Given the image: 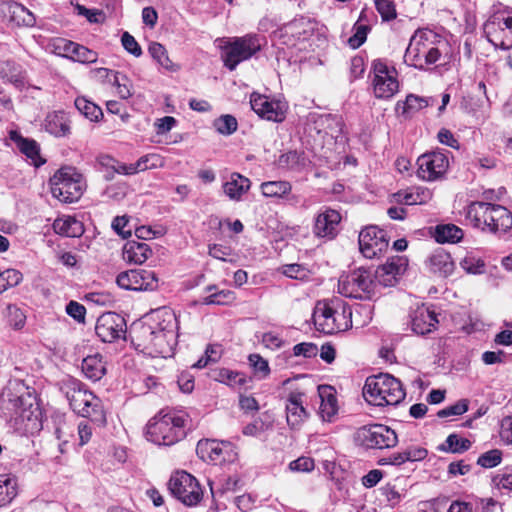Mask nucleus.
<instances>
[{"label":"nucleus","instance_id":"30","mask_svg":"<svg viewBox=\"0 0 512 512\" xmlns=\"http://www.w3.org/2000/svg\"><path fill=\"white\" fill-rule=\"evenodd\" d=\"M408 266L405 256H392L386 260V287L395 286Z\"/></svg>","mask_w":512,"mask_h":512},{"label":"nucleus","instance_id":"24","mask_svg":"<svg viewBox=\"0 0 512 512\" xmlns=\"http://www.w3.org/2000/svg\"><path fill=\"white\" fill-rule=\"evenodd\" d=\"M435 100L432 97H422L415 94L407 95L404 102L398 101L395 106V114L398 117L410 118L420 110L434 105Z\"/></svg>","mask_w":512,"mask_h":512},{"label":"nucleus","instance_id":"35","mask_svg":"<svg viewBox=\"0 0 512 512\" xmlns=\"http://www.w3.org/2000/svg\"><path fill=\"white\" fill-rule=\"evenodd\" d=\"M369 89L372 90L373 95L382 99L384 97V62L381 59L373 61L372 69L369 73Z\"/></svg>","mask_w":512,"mask_h":512},{"label":"nucleus","instance_id":"59","mask_svg":"<svg viewBox=\"0 0 512 512\" xmlns=\"http://www.w3.org/2000/svg\"><path fill=\"white\" fill-rule=\"evenodd\" d=\"M113 84L117 86V92L122 99H127L132 95L129 80L125 75L115 72Z\"/></svg>","mask_w":512,"mask_h":512},{"label":"nucleus","instance_id":"58","mask_svg":"<svg viewBox=\"0 0 512 512\" xmlns=\"http://www.w3.org/2000/svg\"><path fill=\"white\" fill-rule=\"evenodd\" d=\"M400 84L397 79V71L395 68L389 69L386 66V98L394 96L399 92Z\"/></svg>","mask_w":512,"mask_h":512},{"label":"nucleus","instance_id":"11","mask_svg":"<svg viewBox=\"0 0 512 512\" xmlns=\"http://www.w3.org/2000/svg\"><path fill=\"white\" fill-rule=\"evenodd\" d=\"M119 287L133 291H153L158 288V278L149 269H131L121 272L116 279Z\"/></svg>","mask_w":512,"mask_h":512},{"label":"nucleus","instance_id":"25","mask_svg":"<svg viewBox=\"0 0 512 512\" xmlns=\"http://www.w3.org/2000/svg\"><path fill=\"white\" fill-rule=\"evenodd\" d=\"M318 395L321 400L319 414L324 421H331L338 412V403L335 390L329 385L318 386Z\"/></svg>","mask_w":512,"mask_h":512},{"label":"nucleus","instance_id":"46","mask_svg":"<svg viewBox=\"0 0 512 512\" xmlns=\"http://www.w3.org/2000/svg\"><path fill=\"white\" fill-rule=\"evenodd\" d=\"M148 52L160 66L164 67L165 69H171L172 61L168 56L167 50L162 44L158 42H152L149 45Z\"/></svg>","mask_w":512,"mask_h":512},{"label":"nucleus","instance_id":"2","mask_svg":"<svg viewBox=\"0 0 512 512\" xmlns=\"http://www.w3.org/2000/svg\"><path fill=\"white\" fill-rule=\"evenodd\" d=\"M466 218L483 232L505 233L512 227V213L504 206L475 201L468 205Z\"/></svg>","mask_w":512,"mask_h":512},{"label":"nucleus","instance_id":"52","mask_svg":"<svg viewBox=\"0 0 512 512\" xmlns=\"http://www.w3.org/2000/svg\"><path fill=\"white\" fill-rule=\"evenodd\" d=\"M281 271L285 276L296 280H305L309 277V270L297 263L283 265Z\"/></svg>","mask_w":512,"mask_h":512},{"label":"nucleus","instance_id":"17","mask_svg":"<svg viewBox=\"0 0 512 512\" xmlns=\"http://www.w3.org/2000/svg\"><path fill=\"white\" fill-rule=\"evenodd\" d=\"M340 222V213L334 209L327 208L316 216L313 233L319 238L333 239L339 232Z\"/></svg>","mask_w":512,"mask_h":512},{"label":"nucleus","instance_id":"29","mask_svg":"<svg viewBox=\"0 0 512 512\" xmlns=\"http://www.w3.org/2000/svg\"><path fill=\"white\" fill-rule=\"evenodd\" d=\"M152 255L148 244L138 241H128L123 248V257L128 262L135 264L144 263Z\"/></svg>","mask_w":512,"mask_h":512},{"label":"nucleus","instance_id":"21","mask_svg":"<svg viewBox=\"0 0 512 512\" xmlns=\"http://www.w3.org/2000/svg\"><path fill=\"white\" fill-rule=\"evenodd\" d=\"M302 392H291L286 402L287 423L291 428L300 426L309 416L303 406Z\"/></svg>","mask_w":512,"mask_h":512},{"label":"nucleus","instance_id":"60","mask_svg":"<svg viewBox=\"0 0 512 512\" xmlns=\"http://www.w3.org/2000/svg\"><path fill=\"white\" fill-rule=\"evenodd\" d=\"M66 313L79 323L85 322L86 308L76 301H70L66 305Z\"/></svg>","mask_w":512,"mask_h":512},{"label":"nucleus","instance_id":"12","mask_svg":"<svg viewBox=\"0 0 512 512\" xmlns=\"http://www.w3.org/2000/svg\"><path fill=\"white\" fill-rule=\"evenodd\" d=\"M441 42L440 36L434 31L423 28L415 31L410 38L409 45L405 53V61L414 67L421 66L420 60L431 45H437Z\"/></svg>","mask_w":512,"mask_h":512},{"label":"nucleus","instance_id":"38","mask_svg":"<svg viewBox=\"0 0 512 512\" xmlns=\"http://www.w3.org/2000/svg\"><path fill=\"white\" fill-rule=\"evenodd\" d=\"M463 236V230L455 224H439L435 227L434 238L438 243H457Z\"/></svg>","mask_w":512,"mask_h":512},{"label":"nucleus","instance_id":"18","mask_svg":"<svg viewBox=\"0 0 512 512\" xmlns=\"http://www.w3.org/2000/svg\"><path fill=\"white\" fill-rule=\"evenodd\" d=\"M234 448L235 447L227 441L218 442L215 440H206L205 442L200 441L198 443L197 450L202 454V458L205 457L204 453H206L211 461L225 462L233 461L236 457Z\"/></svg>","mask_w":512,"mask_h":512},{"label":"nucleus","instance_id":"50","mask_svg":"<svg viewBox=\"0 0 512 512\" xmlns=\"http://www.w3.org/2000/svg\"><path fill=\"white\" fill-rule=\"evenodd\" d=\"M12 18L17 21L18 24L24 26H33L35 24L34 15L23 5L17 4L14 6L12 11Z\"/></svg>","mask_w":512,"mask_h":512},{"label":"nucleus","instance_id":"41","mask_svg":"<svg viewBox=\"0 0 512 512\" xmlns=\"http://www.w3.org/2000/svg\"><path fill=\"white\" fill-rule=\"evenodd\" d=\"M75 107L82 115L91 121L97 122L103 116L102 109L85 97H77L75 99Z\"/></svg>","mask_w":512,"mask_h":512},{"label":"nucleus","instance_id":"16","mask_svg":"<svg viewBox=\"0 0 512 512\" xmlns=\"http://www.w3.org/2000/svg\"><path fill=\"white\" fill-rule=\"evenodd\" d=\"M359 249L368 259H380L384 250V230L376 225L365 227L359 233Z\"/></svg>","mask_w":512,"mask_h":512},{"label":"nucleus","instance_id":"26","mask_svg":"<svg viewBox=\"0 0 512 512\" xmlns=\"http://www.w3.org/2000/svg\"><path fill=\"white\" fill-rule=\"evenodd\" d=\"M429 271L441 277H447L454 271V262L449 253L444 250H436L426 262Z\"/></svg>","mask_w":512,"mask_h":512},{"label":"nucleus","instance_id":"37","mask_svg":"<svg viewBox=\"0 0 512 512\" xmlns=\"http://www.w3.org/2000/svg\"><path fill=\"white\" fill-rule=\"evenodd\" d=\"M313 30V24L304 17L295 19L284 27L285 34L296 38L298 41L306 40L312 35Z\"/></svg>","mask_w":512,"mask_h":512},{"label":"nucleus","instance_id":"43","mask_svg":"<svg viewBox=\"0 0 512 512\" xmlns=\"http://www.w3.org/2000/svg\"><path fill=\"white\" fill-rule=\"evenodd\" d=\"M235 293L231 290L223 289L215 291L204 297L202 304L204 305H229L235 301Z\"/></svg>","mask_w":512,"mask_h":512},{"label":"nucleus","instance_id":"6","mask_svg":"<svg viewBox=\"0 0 512 512\" xmlns=\"http://www.w3.org/2000/svg\"><path fill=\"white\" fill-rule=\"evenodd\" d=\"M373 276L370 270L364 268L342 274L338 280V292L348 298L371 299L376 287Z\"/></svg>","mask_w":512,"mask_h":512},{"label":"nucleus","instance_id":"54","mask_svg":"<svg viewBox=\"0 0 512 512\" xmlns=\"http://www.w3.org/2000/svg\"><path fill=\"white\" fill-rule=\"evenodd\" d=\"M501 456V451L493 449L480 455L477 463L484 468H493L501 462Z\"/></svg>","mask_w":512,"mask_h":512},{"label":"nucleus","instance_id":"53","mask_svg":"<svg viewBox=\"0 0 512 512\" xmlns=\"http://www.w3.org/2000/svg\"><path fill=\"white\" fill-rule=\"evenodd\" d=\"M354 31V34L348 39V44L351 48L357 49L366 41L369 27L365 24L356 23Z\"/></svg>","mask_w":512,"mask_h":512},{"label":"nucleus","instance_id":"13","mask_svg":"<svg viewBox=\"0 0 512 512\" xmlns=\"http://www.w3.org/2000/svg\"><path fill=\"white\" fill-rule=\"evenodd\" d=\"M417 175L425 181H435L442 178L448 170V157L441 152H430L417 159Z\"/></svg>","mask_w":512,"mask_h":512},{"label":"nucleus","instance_id":"63","mask_svg":"<svg viewBox=\"0 0 512 512\" xmlns=\"http://www.w3.org/2000/svg\"><path fill=\"white\" fill-rule=\"evenodd\" d=\"M314 460L310 457H300L292 461L289 465L290 469L299 472H309L314 469Z\"/></svg>","mask_w":512,"mask_h":512},{"label":"nucleus","instance_id":"3","mask_svg":"<svg viewBox=\"0 0 512 512\" xmlns=\"http://www.w3.org/2000/svg\"><path fill=\"white\" fill-rule=\"evenodd\" d=\"M71 409L83 418L90 419L98 426L107 423L106 412L102 400L92 391L84 388L80 382L73 381L66 391Z\"/></svg>","mask_w":512,"mask_h":512},{"label":"nucleus","instance_id":"55","mask_svg":"<svg viewBox=\"0 0 512 512\" xmlns=\"http://www.w3.org/2000/svg\"><path fill=\"white\" fill-rule=\"evenodd\" d=\"M77 13L86 17L90 23H103L105 21V14L99 9H88L83 5L77 4L75 6Z\"/></svg>","mask_w":512,"mask_h":512},{"label":"nucleus","instance_id":"22","mask_svg":"<svg viewBox=\"0 0 512 512\" xmlns=\"http://www.w3.org/2000/svg\"><path fill=\"white\" fill-rule=\"evenodd\" d=\"M43 127L55 137H67L71 134V120L64 111L49 112L44 119Z\"/></svg>","mask_w":512,"mask_h":512},{"label":"nucleus","instance_id":"49","mask_svg":"<svg viewBox=\"0 0 512 512\" xmlns=\"http://www.w3.org/2000/svg\"><path fill=\"white\" fill-rule=\"evenodd\" d=\"M461 267L470 274H482L485 271V263L482 259L468 255L461 261Z\"/></svg>","mask_w":512,"mask_h":512},{"label":"nucleus","instance_id":"36","mask_svg":"<svg viewBox=\"0 0 512 512\" xmlns=\"http://www.w3.org/2000/svg\"><path fill=\"white\" fill-rule=\"evenodd\" d=\"M18 494V484L10 474H0V508L9 505Z\"/></svg>","mask_w":512,"mask_h":512},{"label":"nucleus","instance_id":"57","mask_svg":"<svg viewBox=\"0 0 512 512\" xmlns=\"http://www.w3.org/2000/svg\"><path fill=\"white\" fill-rule=\"evenodd\" d=\"M161 158L157 154H148L145 156H142L138 159V161L135 162L137 171H145L148 169L157 168L160 166Z\"/></svg>","mask_w":512,"mask_h":512},{"label":"nucleus","instance_id":"47","mask_svg":"<svg viewBox=\"0 0 512 512\" xmlns=\"http://www.w3.org/2000/svg\"><path fill=\"white\" fill-rule=\"evenodd\" d=\"M101 164L111 167L113 169V171L118 174L133 175V174L138 173L136 166H134L135 163H132V164L120 163L109 156L103 157L101 160Z\"/></svg>","mask_w":512,"mask_h":512},{"label":"nucleus","instance_id":"56","mask_svg":"<svg viewBox=\"0 0 512 512\" xmlns=\"http://www.w3.org/2000/svg\"><path fill=\"white\" fill-rule=\"evenodd\" d=\"M468 410L467 400H460L455 404L448 406L438 411L437 416L439 418H446L450 416H458L464 414Z\"/></svg>","mask_w":512,"mask_h":512},{"label":"nucleus","instance_id":"64","mask_svg":"<svg viewBox=\"0 0 512 512\" xmlns=\"http://www.w3.org/2000/svg\"><path fill=\"white\" fill-rule=\"evenodd\" d=\"M208 249L211 257L222 261H226V257L232 254V249L229 246L221 244H211Z\"/></svg>","mask_w":512,"mask_h":512},{"label":"nucleus","instance_id":"32","mask_svg":"<svg viewBox=\"0 0 512 512\" xmlns=\"http://www.w3.org/2000/svg\"><path fill=\"white\" fill-rule=\"evenodd\" d=\"M81 369L84 375L92 381L100 380L106 373L102 356L99 354L90 355L84 358Z\"/></svg>","mask_w":512,"mask_h":512},{"label":"nucleus","instance_id":"8","mask_svg":"<svg viewBox=\"0 0 512 512\" xmlns=\"http://www.w3.org/2000/svg\"><path fill=\"white\" fill-rule=\"evenodd\" d=\"M261 48L259 38L256 35H246L236 38L223 49L224 65L233 71L239 63L248 60Z\"/></svg>","mask_w":512,"mask_h":512},{"label":"nucleus","instance_id":"28","mask_svg":"<svg viewBox=\"0 0 512 512\" xmlns=\"http://www.w3.org/2000/svg\"><path fill=\"white\" fill-rule=\"evenodd\" d=\"M9 138L16 144L21 153L30 158L36 166L44 163V161L40 163L37 162L40 158V148L35 140L24 138L20 133L14 130L9 132Z\"/></svg>","mask_w":512,"mask_h":512},{"label":"nucleus","instance_id":"39","mask_svg":"<svg viewBox=\"0 0 512 512\" xmlns=\"http://www.w3.org/2000/svg\"><path fill=\"white\" fill-rule=\"evenodd\" d=\"M405 389L401 381L393 375L386 373V406L397 405L404 400Z\"/></svg>","mask_w":512,"mask_h":512},{"label":"nucleus","instance_id":"14","mask_svg":"<svg viewBox=\"0 0 512 512\" xmlns=\"http://www.w3.org/2000/svg\"><path fill=\"white\" fill-rule=\"evenodd\" d=\"M250 105L252 110L262 119L280 123L286 117L287 105L266 95L252 93Z\"/></svg>","mask_w":512,"mask_h":512},{"label":"nucleus","instance_id":"23","mask_svg":"<svg viewBox=\"0 0 512 512\" xmlns=\"http://www.w3.org/2000/svg\"><path fill=\"white\" fill-rule=\"evenodd\" d=\"M356 444L368 449L382 448L384 442V427L381 424H373L360 427L354 436Z\"/></svg>","mask_w":512,"mask_h":512},{"label":"nucleus","instance_id":"7","mask_svg":"<svg viewBox=\"0 0 512 512\" xmlns=\"http://www.w3.org/2000/svg\"><path fill=\"white\" fill-rule=\"evenodd\" d=\"M168 489L186 506H196L203 498V490L199 482L186 471L173 474L169 479Z\"/></svg>","mask_w":512,"mask_h":512},{"label":"nucleus","instance_id":"19","mask_svg":"<svg viewBox=\"0 0 512 512\" xmlns=\"http://www.w3.org/2000/svg\"><path fill=\"white\" fill-rule=\"evenodd\" d=\"M363 397L369 405L383 406L384 405V373L368 376L366 378L363 390Z\"/></svg>","mask_w":512,"mask_h":512},{"label":"nucleus","instance_id":"44","mask_svg":"<svg viewBox=\"0 0 512 512\" xmlns=\"http://www.w3.org/2000/svg\"><path fill=\"white\" fill-rule=\"evenodd\" d=\"M216 131L222 135H231L238 128L237 119L230 114L221 115L213 122Z\"/></svg>","mask_w":512,"mask_h":512},{"label":"nucleus","instance_id":"10","mask_svg":"<svg viewBox=\"0 0 512 512\" xmlns=\"http://www.w3.org/2000/svg\"><path fill=\"white\" fill-rule=\"evenodd\" d=\"M313 319L317 330L325 334L344 331L349 326L345 309L339 312L326 302L318 303L313 313Z\"/></svg>","mask_w":512,"mask_h":512},{"label":"nucleus","instance_id":"27","mask_svg":"<svg viewBox=\"0 0 512 512\" xmlns=\"http://www.w3.org/2000/svg\"><path fill=\"white\" fill-rule=\"evenodd\" d=\"M250 186L251 181L249 178L240 173L233 172L229 180L223 184V191L230 200L240 201L242 196L249 191Z\"/></svg>","mask_w":512,"mask_h":512},{"label":"nucleus","instance_id":"1","mask_svg":"<svg viewBox=\"0 0 512 512\" xmlns=\"http://www.w3.org/2000/svg\"><path fill=\"white\" fill-rule=\"evenodd\" d=\"M190 421L183 411H160L147 424V439L157 445L171 446L186 436V426Z\"/></svg>","mask_w":512,"mask_h":512},{"label":"nucleus","instance_id":"45","mask_svg":"<svg viewBox=\"0 0 512 512\" xmlns=\"http://www.w3.org/2000/svg\"><path fill=\"white\" fill-rule=\"evenodd\" d=\"M248 361L258 379H266L270 375L268 361L261 355L256 353L250 354L248 356Z\"/></svg>","mask_w":512,"mask_h":512},{"label":"nucleus","instance_id":"4","mask_svg":"<svg viewBox=\"0 0 512 512\" xmlns=\"http://www.w3.org/2000/svg\"><path fill=\"white\" fill-rule=\"evenodd\" d=\"M175 323L172 319L168 325L162 326L158 324L156 328L145 325L138 331L137 338L141 341L139 346L147 350L150 354L166 358L172 355L173 346L175 345Z\"/></svg>","mask_w":512,"mask_h":512},{"label":"nucleus","instance_id":"42","mask_svg":"<svg viewBox=\"0 0 512 512\" xmlns=\"http://www.w3.org/2000/svg\"><path fill=\"white\" fill-rule=\"evenodd\" d=\"M471 446V442L467 438L459 437L457 434H450L445 443L439 448L442 451L451 453H462L467 451Z\"/></svg>","mask_w":512,"mask_h":512},{"label":"nucleus","instance_id":"51","mask_svg":"<svg viewBox=\"0 0 512 512\" xmlns=\"http://www.w3.org/2000/svg\"><path fill=\"white\" fill-rule=\"evenodd\" d=\"M73 47L76 49L75 56H71L73 61H77L83 64L95 63L97 61L98 54L95 51L80 44H77V46Z\"/></svg>","mask_w":512,"mask_h":512},{"label":"nucleus","instance_id":"33","mask_svg":"<svg viewBox=\"0 0 512 512\" xmlns=\"http://www.w3.org/2000/svg\"><path fill=\"white\" fill-rule=\"evenodd\" d=\"M53 229L57 234L66 237H79L84 232L82 223L71 216L56 219Z\"/></svg>","mask_w":512,"mask_h":512},{"label":"nucleus","instance_id":"5","mask_svg":"<svg viewBox=\"0 0 512 512\" xmlns=\"http://www.w3.org/2000/svg\"><path fill=\"white\" fill-rule=\"evenodd\" d=\"M49 184L52 195L63 203L78 201L85 188L82 175L71 166L57 170L50 178Z\"/></svg>","mask_w":512,"mask_h":512},{"label":"nucleus","instance_id":"40","mask_svg":"<svg viewBox=\"0 0 512 512\" xmlns=\"http://www.w3.org/2000/svg\"><path fill=\"white\" fill-rule=\"evenodd\" d=\"M211 377L215 381L224 383L231 387H241L247 383V379L243 373L232 371L227 368L214 370Z\"/></svg>","mask_w":512,"mask_h":512},{"label":"nucleus","instance_id":"34","mask_svg":"<svg viewBox=\"0 0 512 512\" xmlns=\"http://www.w3.org/2000/svg\"><path fill=\"white\" fill-rule=\"evenodd\" d=\"M260 191L267 198H288L292 191V185L289 181L277 180L261 183Z\"/></svg>","mask_w":512,"mask_h":512},{"label":"nucleus","instance_id":"20","mask_svg":"<svg viewBox=\"0 0 512 512\" xmlns=\"http://www.w3.org/2000/svg\"><path fill=\"white\" fill-rule=\"evenodd\" d=\"M436 313L428 307H418L412 314V330L419 335H426L434 331L438 324Z\"/></svg>","mask_w":512,"mask_h":512},{"label":"nucleus","instance_id":"9","mask_svg":"<svg viewBox=\"0 0 512 512\" xmlns=\"http://www.w3.org/2000/svg\"><path fill=\"white\" fill-rule=\"evenodd\" d=\"M487 40L496 48H512V16L503 12L493 14L484 24Z\"/></svg>","mask_w":512,"mask_h":512},{"label":"nucleus","instance_id":"62","mask_svg":"<svg viewBox=\"0 0 512 512\" xmlns=\"http://www.w3.org/2000/svg\"><path fill=\"white\" fill-rule=\"evenodd\" d=\"M293 353L295 356L311 358L317 355L318 347L313 343H299L293 347Z\"/></svg>","mask_w":512,"mask_h":512},{"label":"nucleus","instance_id":"15","mask_svg":"<svg viewBox=\"0 0 512 512\" xmlns=\"http://www.w3.org/2000/svg\"><path fill=\"white\" fill-rule=\"evenodd\" d=\"M96 335L105 343H112L122 338L126 332V322L115 312L102 314L96 322Z\"/></svg>","mask_w":512,"mask_h":512},{"label":"nucleus","instance_id":"31","mask_svg":"<svg viewBox=\"0 0 512 512\" xmlns=\"http://www.w3.org/2000/svg\"><path fill=\"white\" fill-rule=\"evenodd\" d=\"M277 164L281 169L300 172L307 166V158L304 152L291 150L281 154L277 160Z\"/></svg>","mask_w":512,"mask_h":512},{"label":"nucleus","instance_id":"48","mask_svg":"<svg viewBox=\"0 0 512 512\" xmlns=\"http://www.w3.org/2000/svg\"><path fill=\"white\" fill-rule=\"evenodd\" d=\"M7 320L9 325L16 329H22L25 325L26 316L23 311L18 308L16 305H8L7 306Z\"/></svg>","mask_w":512,"mask_h":512},{"label":"nucleus","instance_id":"61","mask_svg":"<svg viewBox=\"0 0 512 512\" xmlns=\"http://www.w3.org/2000/svg\"><path fill=\"white\" fill-rule=\"evenodd\" d=\"M121 42L124 49L135 57H139L142 55V49L136 39L129 34L128 32H124L121 37Z\"/></svg>","mask_w":512,"mask_h":512}]
</instances>
